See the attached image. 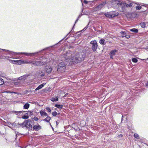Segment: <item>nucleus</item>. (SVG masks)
Instances as JSON below:
<instances>
[{
  "label": "nucleus",
  "mask_w": 148,
  "mask_h": 148,
  "mask_svg": "<svg viewBox=\"0 0 148 148\" xmlns=\"http://www.w3.org/2000/svg\"><path fill=\"white\" fill-rule=\"evenodd\" d=\"M63 56L66 62L72 64L83 61L85 57V54L84 53H74L68 51L63 55Z\"/></svg>",
  "instance_id": "nucleus-1"
},
{
  "label": "nucleus",
  "mask_w": 148,
  "mask_h": 148,
  "mask_svg": "<svg viewBox=\"0 0 148 148\" xmlns=\"http://www.w3.org/2000/svg\"><path fill=\"white\" fill-rule=\"evenodd\" d=\"M65 69V67L64 62H62L59 64L58 68V71L62 72L64 71Z\"/></svg>",
  "instance_id": "nucleus-2"
},
{
  "label": "nucleus",
  "mask_w": 148,
  "mask_h": 148,
  "mask_svg": "<svg viewBox=\"0 0 148 148\" xmlns=\"http://www.w3.org/2000/svg\"><path fill=\"white\" fill-rule=\"evenodd\" d=\"M120 8L119 10L121 12H123L125 10L126 7V3H119L117 6Z\"/></svg>",
  "instance_id": "nucleus-3"
},
{
  "label": "nucleus",
  "mask_w": 148,
  "mask_h": 148,
  "mask_svg": "<svg viewBox=\"0 0 148 148\" xmlns=\"http://www.w3.org/2000/svg\"><path fill=\"white\" fill-rule=\"evenodd\" d=\"M20 125L22 126H25L29 129H31L32 128V125L30 123H29L26 120H25L23 123H21Z\"/></svg>",
  "instance_id": "nucleus-4"
},
{
  "label": "nucleus",
  "mask_w": 148,
  "mask_h": 148,
  "mask_svg": "<svg viewBox=\"0 0 148 148\" xmlns=\"http://www.w3.org/2000/svg\"><path fill=\"white\" fill-rule=\"evenodd\" d=\"M90 44L92 45V49L93 51L96 50L97 47V42L96 40L92 41L90 42Z\"/></svg>",
  "instance_id": "nucleus-5"
},
{
  "label": "nucleus",
  "mask_w": 148,
  "mask_h": 148,
  "mask_svg": "<svg viewBox=\"0 0 148 148\" xmlns=\"http://www.w3.org/2000/svg\"><path fill=\"white\" fill-rule=\"evenodd\" d=\"M106 3V1L103 2L94 8L95 10L96 11L101 10L105 5Z\"/></svg>",
  "instance_id": "nucleus-6"
},
{
  "label": "nucleus",
  "mask_w": 148,
  "mask_h": 148,
  "mask_svg": "<svg viewBox=\"0 0 148 148\" xmlns=\"http://www.w3.org/2000/svg\"><path fill=\"white\" fill-rule=\"evenodd\" d=\"M36 53H14L13 52H12L10 54L12 55H19L20 54H24L26 55L27 56H32L34 55V54H35Z\"/></svg>",
  "instance_id": "nucleus-7"
},
{
  "label": "nucleus",
  "mask_w": 148,
  "mask_h": 148,
  "mask_svg": "<svg viewBox=\"0 0 148 148\" xmlns=\"http://www.w3.org/2000/svg\"><path fill=\"white\" fill-rule=\"evenodd\" d=\"M11 63L14 64H18L21 65L22 64H24V61L23 60H11Z\"/></svg>",
  "instance_id": "nucleus-8"
},
{
  "label": "nucleus",
  "mask_w": 148,
  "mask_h": 148,
  "mask_svg": "<svg viewBox=\"0 0 148 148\" xmlns=\"http://www.w3.org/2000/svg\"><path fill=\"white\" fill-rule=\"evenodd\" d=\"M44 69L46 73L48 74L50 73L52 71V68L50 66H45Z\"/></svg>",
  "instance_id": "nucleus-9"
},
{
  "label": "nucleus",
  "mask_w": 148,
  "mask_h": 148,
  "mask_svg": "<svg viewBox=\"0 0 148 148\" xmlns=\"http://www.w3.org/2000/svg\"><path fill=\"white\" fill-rule=\"evenodd\" d=\"M120 2V1L118 0H111L110 1L111 5L113 6H114L116 5L117 6Z\"/></svg>",
  "instance_id": "nucleus-10"
},
{
  "label": "nucleus",
  "mask_w": 148,
  "mask_h": 148,
  "mask_svg": "<svg viewBox=\"0 0 148 148\" xmlns=\"http://www.w3.org/2000/svg\"><path fill=\"white\" fill-rule=\"evenodd\" d=\"M29 76V75H25L18 77V79L19 80H25L26 79L27 77Z\"/></svg>",
  "instance_id": "nucleus-11"
},
{
  "label": "nucleus",
  "mask_w": 148,
  "mask_h": 148,
  "mask_svg": "<svg viewBox=\"0 0 148 148\" xmlns=\"http://www.w3.org/2000/svg\"><path fill=\"white\" fill-rule=\"evenodd\" d=\"M45 72L42 71H39L38 75L40 77H42L45 76Z\"/></svg>",
  "instance_id": "nucleus-12"
},
{
  "label": "nucleus",
  "mask_w": 148,
  "mask_h": 148,
  "mask_svg": "<svg viewBox=\"0 0 148 148\" xmlns=\"http://www.w3.org/2000/svg\"><path fill=\"white\" fill-rule=\"evenodd\" d=\"M112 17H114L118 15L119 13L118 12L115 11L111 12Z\"/></svg>",
  "instance_id": "nucleus-13"
},
{
  "label": "nucleus",
  "mask_w": 148,
  "mask_h": 148,
  "mask_svg": "<svg viewBox=\"0 0 148 148\" xmlns=\"http://www.w3.org/2000/svg\"><path fill=\"white\" fill-rule=\"evenodd\" d=\"M41 126L39 125H34L33 127V130L36 131H38L41 129Z\"/></svg>",
  "instance_id": "nucleus-14"
},
{
  "label": "nucleus",
  "mask_w": 148,
  "mask_h": 148,
  "mask_svg": "<svg viewBox=\"0 0 148 148\" xmlns=\"http://www.w3.org/2000/svg\"><path fill=\"white\" fill-rule=\"evenodd\" d=\"M45 83H44L43 84H41L39 85L35 89V90L36 91L42 88L45 84Z\"/></svg>",
  "instance_id": "nucleus-15"
},
{
  "label": "nucleus",
  "mask_w": 148,
  "mask_h": 148,
  "mask_svg": "<svg viewBox=\"0 0 148 148\" xmlns=\"http://www.w3.org/2000/svg\"><path fill=\"white\" fill-rule=\"evenodd\" d=\"M40 113L41 116L44 117V116H48L47 114L45 112L43 111H40Z\"/></svg>",
  "instance_id": "nucleus-16"
},
{
  "label": "nucleus",
  "mask_w": 148,
  "mask_h": 148,
  "mask_svg": "<svg viewBox=\"0 0 148 148\" xmlns=\"http://www.w3.org/2000/svg\"><path fill=\"white\" fill-rule=\"evenodd\" d=\"M58 100V98L56 96L52 97L51 99V100L52 101H57Z\"/></svg>",
  "instance_id": "nucleus-17"
},
{
  "label": "nucleus",
  "mask_w": 148,
  "mask_h": 148,
  "mask_svg": "<svg viewBox=\"0 0 148 148\" xmlns=\"http://www.w3.org/2000/svg\"><path fill=\"white\" fill-rule=\"evenodd\" d=\"M43 64H42L40 61H37L36 62V66H39Z\"/></svg>",
  "instance_id": "nucleus-18"
},
{
  "label": "nucleus",
  "mask_w": 148,
  "mask_h": 148,
  "mask_svg": "<svg viewBox=\"0 0 148 148\" xmlns=\"http://www.w3.org/2000/svg\"><path fill=\"white\" fill-rule=\"evenodd\" d=\"M105 15L107 17H108L109 18H112V15L111 14V12H110V13H106L105 14Z\"/></svg>",
  "instance_id": "nucleus-19"
},
{
  "label": "nucleus",
  "mask_w": 148,
  "mask_h": 148,
  "mask_svg": "<svg viewBox=\"0 0 148 148\" xmlns=\"http://www.w3.org/2000/svg\"><path fill=\"white\" fill-rule=\"evenodd\" d=\"M116 50H114L110 52V55H111V56H113L115 54V53L116 51Z\"/></svg>",
  "instance_id": "nucleus-20"
},
{
  "label": "nucleus",
  "mask_w": 148,
  "mask_h": 148,
  "mask_svg": "<svg viewBox=\"0 0 148 148\" xmlns=\"http://www.w3.org/2000/svg\"><path fill=\"white\" fill-rule=\"evenodd\" d=\"M47 116V117L46 118L44 119V121H45L48 122L49 121L51 120V118L50 116Z\"/></svg>",
  "instance_id": "nucleus-21"
},
{
  "label": "nucleus",
  "mask_w": 148,
  "mask_h": 148,
  "mask_svg": "<svg viewBox=\"0 0 148 148\" xmlns=\"http://www.w3.org/2000/svg\"><path fill=\"white\" fill-rule=\"evenodd\" d=\"M147 24V23L146 24L144 22L141 23L140 24V27L142 28H145V27H146V25Z\"/></svg>",
  "instance_id": "nucleus-22"
},
{
  "label": "nucleus",
  "mask_w": 148,
  "mask_h": 148,
  "mask_svg": "<svg viewBox=\"0 0 148 148\" xmlns=\"http://www.w3.org/2000/svg\"><path fill=\"white\" fill-rule=\"evenodd\" d=\"M29 107V103H26L23 106V108L25 109H28Z\"/></svg>",
  "instance_id": "nucleus-23"
},
{
  "label": "nucleus",
  "mask_w": 148,
  "mask_h": 148,
  "mask_svg": "<svg viewBox=\"0 0 148 148\" xmlns=\"http://www.w3.org/2000/svg\"><path fill=\"white\" fill-rule=\"evenodd\" d=\"M130 31L134 32L135 33H137L138 32V30L136 28H132L130 30Z\"/></svg>",
  "instance_id": "nucleus-24"
},
{
  "label": "nucleus",
  "mask_w": 148,
  "mask_h": 148,
  "mask_svg": "<svg viewBox=\"0 0 148 148\" xmlns=\"http://www.w3.org/2000/svg\"><path fill=\"white\" fill-rule=\"evenodd\" d=\"M55 106L59 108H62L63 106L61 105L56 104Z\"/></svg>",
  "instance_id": "nucleus-25"
},
{
  "label": "nucleus",
  "mask_w": 148,
  "mask_h": 148,
  "mask_svg": "<svg viewBox=\"0 0 148 148\" xmlns=\"http://www.w3.org/2000/svg\"><path fill=\"white\" fill-rule=\"evenodd\" d=\"M26 114L29 115V116L32 115L33 114V112L31 111H28L26 113Z\"/></svg>",
  "instance_id": "nucleus-26"
},
{
  "label": "nucleus",
  "mask_w": 148,
  "mask_h": 148,
  "mask_svg": "<svg viewBox=\"0 0 148 148\" xmlns=\"http://www.w3.org/2000/svg\"><path fill=\"white\" fill-rule=\"evenodd\" d=\"M133 4L132 3H130L129 4H126V8H131L132 7Z\"/></svg>",
  "instance_id": "nucleus-27"
},
{
  "label": "nucleus",
  "mask_w": 148,
  "mask_h": 148,
  "mask_svg": "<svg viewBox=\"0 0 148 148\" xmlns=\"http://www.w3.org/2000/svg\"><path fill=\"white\" fill-rule=\"evenodd\" d=\"M4 83V82L3 79L1 78L0 77V86L2 85Z\"/></svg>",
  "instance_id": "nucleus-28"
},
{
  "label": "nucleus",
  "mask_w": 148,
  "mask_h": 148,
  "mask_svg": "<svg viewBox=\"0 0 148 148\" xmlns=\"http://www.w3.org/2000/svg\"><path fill=\"white\" fill-rule=\"evenodd\" d=\"M105 41L104 39H101L99 41V43L101 44H104Z\"/></svg>",
  "instance_id": "nucleus-29"
},
{
  "label": "nucleus",
  "mask_w": 148,
  "mask_h": 148,
  "mask_svg": "<svg viewBox=\"0 0 148 148\" xmlns=\"http://www.w3.org/2000/svg\"><path fill=\"white\" fill-rule=\"evenodd\" d=\"M29 118V116L27 115H24L22 117V118L23 119H27Z\"/></svg>",
  "instance_id": "nucleus-30"
},
{
  "label": "nucleus",
  "mask_w": 148,
  "mask_h": 148,
  "mask_svg": "<svg viewBox=\"0 0 148 148\" xmlns=\"http://www.w3.org/2000/svg\"><path fill=\"white\" fill-rule=\"evenodd\" d=\"M132 61L133 62L136 63L138 62L137 59L135 58H133L132 59Z\"/></svg>",
  "instance_id": "nucleus-31"
},
{
  "label": "nucleus",
  "mask_w": 148,
  "mask_h": 148,
  "mask_svg": "<svg viewBox=\"0 0 148 148\" xmlns=\"http://www.w3.org/2000/svg\"><path fill=\"white\" fill-rule=\"evenodd\" d=\"M134 136L137 139L139 138V136L138 135L136 134H134Z\"/></svg>",
  "instance_id": "nucleus-32"
},
{
  "label": "nucleus",
  "mask_w": 148,
  "mask_h": 148,
  "mask_svg": "<svg viewBox=\"0 0 148 148\" xmlns=\"http://www.w3.org/2000/svg\"><path fill=\"white\" fill-rule=\"evenodd\" d=\"M57 114V113L55 111L53 112L52 113V115L54 116H56Z\"/></svg>",
  "instance_id": "nucleus-33"
},
{
  "label": "nucleus",
  "mask_w": 148,
  "mask_h": 148,
  "mask_svg": "<svg viewBox=\"0 0 148 148\" xmlns=\"http://www.w3.org/2000/svg\"><path fill=\"white\" fill-rule=\"evenodd\" d=\"M141 8V7L140 6H137L136 7V9L137 10H140Z\"/></svg>",
  "instance_id": "nucleus-34"
},
{
  "label": "nucleus",
  "mask_w": 148,
  "mask_h": 148,
  "mask_svg": "<svg viewBox=\"0 0 148 148\" xmlns=\"http://www.w3.org/2000/svg\"><path fill=\"white\" fill-rule=\"evenodd\" d=\"M0 59H5V56H0Z\"/></svg>",
  "instance_id": "nucleus-35"
},
{
  "label": "nucleus",
  "mask_w": 148,
  "mask_h": 148,
  "mask_svg": "<svg viewBox=\"0 0 148 148\" xmlns=\"http://www.w3.org/2000/svg\"><path fill=\"white\" fill-rule=\"evenodd\" d=\"M24 64H29L30 63V62L29 60H27L25 61H24Z\"/></svg>",
  "instance_id": "nucleus-36"
},
{
  "label": "nucleus",
  "mask_w": 148,
  "mask_h": 148,
  "mask_svg": "<svg viewBox=\"0 0 148 148\" xmlns=\"http://www.w3.org/2000/svg\"><path fill=\"white\" fill-rule=\"evenodd\" d=\"M46 109L47 110L48 112H51V109H50L49 108H47Z\"/></svg>",
  "instance_id": "nucleus-37"
},
{
  "label": "nucleus",
  "mask_w": 148,
  "mask_h": 148,
  "mask_svg": "<svg viewBox=\"0 0 148 148\" xmlns=\"http://www.w3.org/2000/svg\"><path fill=\"white\" fill-rule=\"evenodd\" d=\"M121 34H122V36H123V37H124V36H125V34H126V33L125 32H121Z\"/></svg>",
  "instance_id": "nucleus-38"
},
{
  "label": "nucleus",
  "mask_w": 148,
  "mask_h": 148,
  "mask_svg": "<svg viewBox=\"0 0 148 148\" xmlns=\"http://www.w3.org/2000/svg\"><path fill=\"white\" fill-rule=\"evenodd\" d=\"M125 37L127 38H130V36L128 35H126L125 36Z\"/></svg>",
  "instance_id": "nucleus-39"
},
{
  "label": "nucleus",
  "mask_w": 148,
  "mask_h": 148,
  "mask_svg": "<svg viewBox=\"0 0 148 148\" xmlns=\"http://www.w3.org/2000/svg\"><path fill=\"white\" fill-rule=\"evenodd\" d=\"M30 63H32V64L36 65V62L34 61L30 62Z\"/></svg>",
  "instance_id": "nucleus-40"
},
{
  "label": "nucleus",
  "mask_w": 148,
  "mask_h": 148,
  "mask_svg": "<svg viewBox=\"0 0 148 148\" xmlns=\"http://www.w3.org/2000/svg\"><path fill=\"white\" fill-rule=\"evenodd\" d=\"M9 58H10V57H9L8 56H5V59H8V60H10V61L11 62V60H10L9 59Z\"/></svg>",
  "instance_id": "nucleus-41"
},
{
  "label": "nucleus",
  "mask_w": 148,
  "mask_h": 148,
  "mask_svg": "<svg viewBox=\"0 0 148 148\" xmlns=\"http://www.w3.org/2000/svg\"><path fill=\"white\" fill-rule=\"evenodd\" d=\"M34 119L35 121H37L38 120V118L37 117H34Z\"/></svg>",
  "instance_id": "nucleus-42"
},
{
  "label": "nucleus",
  "mask_w": 148,
  "mask_h": 148,
  "mask_svg": "<svg viewBox=\"0 0 148 148\" xmlns=\"http://www.w3.org/2000/svg\"><path fill=\"white\" fill-rule=\"evenodd\" d=\"M17 113V114H19L22 113V111H19V112H16Z\"/></svg>",
  "instance_id": "nucleus-43"
},
{
  "label": "nucleus",
  "mask_w": 148,
  "mask_h": 148,
  "mask_svg": "<svg viewBox=\"0 0 148 148\" xmlns=\"http://www.w3.org/2000/svg\"><path fill=\"white\" fill-rule=\"evenodd\" d=\"M84 2L85 3L87 4L88 3V1L85 0H84Z\"/></svg>",
  "instance_id": "nucleus-44"
},
{
  "label": "nucleus",
  "mask_w": 148,
  "mask_h": 148,
  "mask_svg": "<svg viewBox=\"0 0 148 148\" xmlns=\"http://www.w3.org/2000/svg\"><path fill=\"white\" fill-rule=\"evenodd\" d=\"M118 136L119 137H122V135L121 134H120V135H119Z\"/></svg>",
  "instance_id": "nucleus-45"
},
{
  "label": "nucleus",
  "mask_w": 148,
  "mask_h": 148,
  "mask_svg": "<svg viewBox=\"0 0 148 148\" xmlns=\"http://www.w3.org/2000/svg\"><path fill=\"white\" fill-rule=\"evenodd\" d=\"M146 86H147V87H148V82L147 83V84H146Z\"/></svg>",
  "instance_id": "nucleus-46"
},
{
  "label": "nucleus",
  "mask_w": 148,
  "mask_h": 148,
  "mask_svg": "<svg viewBox=\"0 0 148 148\" xmlns=\"http://www.w3.org/2000/svg\"><path fill=\"white\" fill-rule=\"evenodd\" d=\"M110 58H112V59L113 58H112V56H111V55H110Z\"/></svg>",
  "instance_id": "nucleus-47"
},
{
  "label": "nucleus",
  "mask_w": 148,
  "mask_h": 148,
  "mask_svg": "<svg viewBox=\"0 0 148 148\" xmlns=\"http://www.w3.org/2000/svg\"><path fill=\"white\" fill-rule=\"evenodd\" d=\"M123 116H122V119H121V121H122L123 120Z\"/></svg>",
  "instance_id": "nucleus-48"
},
{
  "label": "nucleus",
  "mask_w": 148,
  "mask_h": 148,
  "mask_svg": "<svg viewBox=\"0 0 148 148\" xmlns=\"http://www.w3.org/2000/svg\"><path fill=\"white\" fill-rule=\"evenodd\" d=\"M82 2L83 0H81Z\"/></svg>",
  "instance_id": "nucleus-49"
},
{
  "label": "nucleus",
  "mask_w": 148,
  "mask_h": 148,
  "mask_svg": "<svg viewBox=\"0 0 148 148\" xmlns=\"http://www.w3.org/2000/svg\"><path fill=\"white\" fill-rule=\"evenodd\" d=\"M90 23H88V25H89V24H90Z\"/></svg>",
  "instance_id": "nucleus-50"
},
{
  "label": "nucleus",
  "mask_w": 148,
  "mask_h": 148,
  "mask_svg": "<svg viewBox=\"0 0 148 148\" xmlns=\"http://www.w3.org/2000/svg\"><path fill=\"white\" fill-rule=\"evenodd\" d=\"M77 21V19L76 20V21Z\"/></svg>",
  "instance_id": "nucleus-51"
},
{
  "label": "nucleus",
  "mask_w": 148,
  "mask_h": 148,
  "mask_svg": "<svg viewBox=\"0 0 148 148\" xmlns=\"http://www.w3.org/2000/svg\"><path fill=\"white\" fill-rule=\"evenodd\" d=\"M80 15H79V17H80Z\"/></svg>",
  "instance_id": "nucleus-52"
}]
</instances>
